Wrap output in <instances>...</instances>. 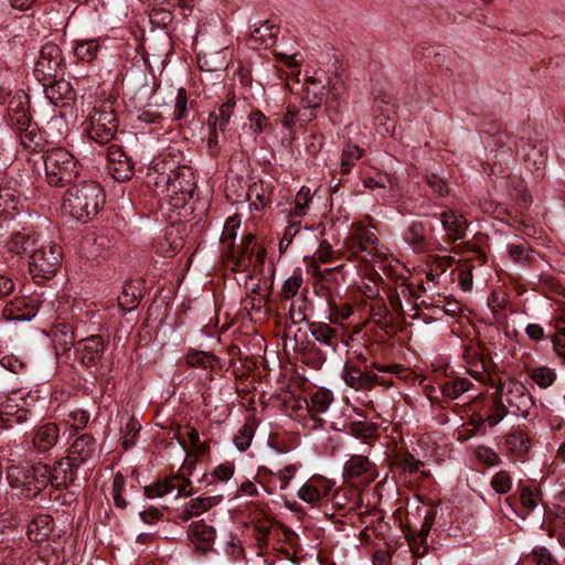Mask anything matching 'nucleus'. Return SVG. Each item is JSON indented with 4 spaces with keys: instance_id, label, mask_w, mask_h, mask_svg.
<instances>
[{
    "instance_id": "nucleus-1",
    "label": "nucleus",
    "mask_w": 565,
    "mask_h": 565,
    "mask_svg": "<svg viewBox=\"0 0 565 565\" xmlns=\"http://www.w3.org/2000/svg\"><path fill=\"white\" fill-rule=\"evenodd\" d=\"M169 150L162 158L153 163L154 185L170 201L174 207H180L193 198L196 190V178L193 169L186 164H177L169 157H179Z\"/></svg>"
},
{
    "instance_id": "nucleus-2",
    "label": "nucleus",
    "mask_w": 565,
    "mask_h": 565,
    "mask_svg": "<svg viewBox=\"0 0 565 565\" xmlns=\"http://www.w3.org/2000/svg\"><path fill=\"white\" fill-rule=\"evenodd\" d=\"M104 202L105 194L98 183L82 181L67 188L62 211L79 222H87L97 215Z\"/></svg>"
},
{
    "instance_id": "nucleus-3",
    "label": "nucleus",
    "mask_w": 565,
    "mask_h": 565,
    "mask_svg": "<svg viewBox=\"0 0 565 565\" xmlns=\"http://www.w3.org/2000/svg\"><path fill=\"white\" fill-rule=\"evenodd\" d=\"M46 182L51 186H66L78 177V163L74 156L64 148H53L42 154Z\"/></svg>"
},
{
    "instance_id": "nucleus-4",
    "label": "nucleus",
    "mask_w": 565,
    "mask_h": 565,
    "mask_svg": "<svg viewBox=\"0 0 565 565\" xmlns=\"http://www.w3.org/2000/svg\"><path fill=\"white\" fill-rule=\"evenodd\" d=\"M49 476L50 466L41 462L30 467L12 465L7 469L10 487L21 489V494L25 498H34L50 486Z\"/></svg>"
},
{
    "instance_id": "nucleus-5",
    "label": "nucleus",
    "mask_w": 565,
    "mask_h": 565,
    "mask_svg": "<svg viewBox=\"0 0 565 565\" xmlns=\"http://www.w3.org/2000/svg\"><path fill=\"white\" fill-rule=\"evenodd\" d=\"M115 103L111 98L99 100L88 115V137L99 145L108 143L116 136L118 118Z\"/></svg>"
},
{
    "instance_id": "nucleus-6",
    "label": "nucleus",
    "mask_w": 565,
    "mask_h": 565,
    "mask_svg": "<svg viewBox=\"0 0 565 565\" xmlns=\"http://www.w3.org/2000/svg\"><path fill=\"white\" fill-rule=\"evenodd\" d=\"M236 106L234 97L228 98L218 108L211 111L207 117L209 136L206 140L207 152L211 157H216L222 149L223 140L230 132V122Z\"/></svg>"
},
{
    "instance_id": "nucleus-7",
    "label": "nucleus",
    "mask_w": 565,
    "mask_h": 565,
    "mask_svg": "<svg viewBox=\"0 0 565 565\" xmlns=\"http://www.w3.org/2000/svg\"><path fill=\"white\" fill-rule=\"evenodd\" d=\"M509 414L527 418L534 407L532 395L523 383L509 379L495 388Z\"/></svg>"
},
{
    "instance_id": "nucleus-8",
    "label": "nucleus",
    "mask_w": 565,
    "mask_h": 565,
    "mask_svg": "<svg viewBox=\"0 0 565 565\" xmlns=\"http://www.w3.org/2000/svg\"><path fill=\"white\" fill-rule=\"evenodd\" d=\"M227 262L234 270L246 271L250 266H260L264 264L266 250L256 242V236L252 233L246 234L237 250L233 244L228 246Z\"/></svg>"
},
{
    "instance_id": "nucleus-9",
    "label": "nucleus",
    "mask_w": 565,
    "mask_h": 565,
    "mask_svg": "<svg viewBox=\"0 0 565 565\" xmlns=\"http://www.w3.org/2000/svg\"><path fill=\"white\" fill-rule=\"evenodd\" d=\"M29 258L30 273L34 277L47 278L58 269L62 249L58 245L50 242L40 247L34 246Z\"/></svg>"
},
{
    "instance_id": "nucleus-10",
    "label": "nucleus",
    "mask_w": 565,
    "mask_h": 565,
    "mask_svg": "<svg viewBox=\"0 0 565 565\" xmlns=\"http://www.w3.org/2000/svg\"><path fill=\"white\" fill-rule=\"evenodd\" d=\"M342 379L344 383L355 391H371L375 385L390 387L391 381L379 376L371 370H362L361 367L347 362L342 370Z\"/></svg>"
},
{
    "instance_id": "nucleus-11",
    "label": "nucleus",
    "mask_w": 565,
    "mask_h": 565,
    "mask_svg": "<svg viewBox=\"0 0 565 565\" xmlns=\"http://www.w3.org/2000/svg\"><path fill=\"white\" fill-rule=\"evenodd\" d=\"M63 56L58 45L52 42L45 43L40 51L34 72L43 79H51L63 74Z\"/></svg>"
},
{
    "instance_id": "nucleus-12",
    "label": "nucleus",
    "mask_w": 565,
    "mask_h": 565,
    "mask_svg": "<svg viewBox=\"0 0 565 565\" xmlns=\"http://www.w3.org/2000/svg\"><path fill=\"white\" fill-rule=\"evenodd\" d=\"M191 481L185 478L184 472L180 471L174 476L157 481L152 486L145 487L143 493L147 498L153 499L161 498L177 490L175 498L181 495L190 497L192 494L191 491L188 490Z\"/></svg>"
},
{
    "instance_id": "nucleus-13",
    "label": "nucleus",
    "mask_w": 565,
    "mask_h": 565,
    "mask_svg": "<svg viewBox=\"0 0 565 565\" xmlns=\"http://www.w3.org/2000/svg\"><path fill=\"white\" fill-rule=\"evenodd\" d=\"M106 348L107 343L102 335H90L76 342V358L83 366L90 369L102 360Z\"/></svg>"
},
{
    "instance_id": "nucleus-14",
    "label": "nucleus",
    "mask_w": 565,
    "mask_h": 565,
    "mask_svg": "<svg viewBox=\"0 0 565 565\" xmlns=\"http://www.w3.org/2000/svg\"><path fill=\"white\" fill-rule=\"evenodd\" d=\"M107 170L119 182L128 181L134 175V163L118 145L113 143L107 148Z\"/></svg>"
},
{
    "instance_id": "nucleus-15",
    "label": "nucleus",
    "mask_w": 565,
    "mask_h": 565,
    "mask_svg": "<svg viewBox=\"0 0 565 565\" xmlns=\"http://www.w3.org/2000/svg\"><path fill=\"white\" fill-rule=\"evenodd\" d=\"M435 518L436 511L434 509L426 510L420 527L417 530L413 526H409L407 533L405 534L411 551L416 557L424 556L428 550L426 541L435 522Z\"/></svg>"
},
{
    "instance_id": "nucleus-16",
    "label": "nucleus",
    "mask_w": 565,
    "mask_h": 565,
    "mask_svg": "<svg viewBox=\"0 0 565 565\" xmlns=\"http://www.w3.org/2000/svg\"><path fill=\"white\" fill-rule=\"evenodd\" d=\"M324 85L323 83L317 78V77H310L307 79L302 96H301V106L305 109H308L309 113L302 114V120L303 121H311L316 118L317 114L316 110L320 108L324 100Z\"/></svg>"
},
{
    "instance_id": "nucleus-17",
    "label": "nucleus",
    "mask_w": 565,
    "mask_h": 565,
    "mask_svg": "<svg viewBox=\"0 0 565 565\" xmlns=\"http://www.w3.org/2000/svg\"><path fill=\"white\" fill-rule=\"evenodd\" d=\"M507 415H509V412L507 411L497 392H494L491 396V405L489 406L487 414L482 415L478 413L472 415L471 424L475 426L476 430H482V433H486V424L490 427H493L498 425Z\"/></svg>"
},
{
    "instance_id": "nucleus-18",
    "label": "nucleus",
    "mask_w": 565,
    "mask_h": 565,
    "mask_svg": "<svg viewBox=\"0 0 565 565\" xmlns=\"http://www.w3.org/2000/svg\"><path fill=\"white\" fill-rule=\"evenodd\" d=\"M531 447V438L524 428H512L504 437V448L509 456L522 461H524Z\"/></svg>"
},
{
    "instance_id": "nucleus-19",
    "label": "nucleus",
    "mask_w": 565,
    "mask_h": 565,
    "mask_svg": "<svg viewBox=\"0 0 565 565\" xmlns=\"http://www.w3.org/2000/svg\"><path fill=\"white\" fill-rule=\"evenodd\" d=\"M77 467L65 457L50 467V486L55 489L67 488L76 478Z\"/></svg>"
},
{
    "instance_id": "nucleus-20",
    "label": "nucleus",
    "mask_w": 565,
    "mask_h": 565,
    "mask_svg": "<svg viewBox=\"0 0 565 565\" xmlns=\"http://www.w3.org/2000/svg\"><path fill=\"white\" fill-rule=\"evenodd\" d=\"M375 475V466L367 456L352 455L344 463V477L347 479L365 478L372 481Z\"/></svg>"
},
{
    "instance_id": "nucleus-21",
    "label": "nucleus",
    "mask_w": 565,
    "mask_h": 565,
    "mask_svg": "<svg viewBox=\"0 0 565 565\" xmlns=\"http://www.w3.org/2000/svg\"><path fill=\"white\" fill-rule=\"evenodd\" d=\"M520 151L523 154V160L526 168L535 172H541L546 167V145L543 141L533 143L525 141L521 145Z\"/></svg>"
},
{
    "instance_id": "nucleus-22",
    "label": "nucleus",
    "mask_w": 565,
    "mask_h": 565,
    "mask_svg": "<svg viewBox=\"0 0 565 565\" xmlns=\"http://www.w3.org/2000/svg\"><path fill=\"white\" fill-rule=\"evenodd\" d=\"M95 439L89 435H82L77 437L71 445L68 455L66 457L78 468L81 465L86 463L89 459H92L95 455Z\"/></svg>"
},
{
    "instance_id": "nucleus-23",
    "label": "nucleus",
    "mask_w": 565,
    "mask_h": 565,
    "mask_svg": "<svg viewBox=\"0 0 565 565\" xmlns=\"http://www.w3.org/2000/svg\"><path fill=\"white\" fill-rule=\"evenodd\" d=\"M18 399L24 402L22 396L18 397L17 394H13L0 404V420L4 423L6 427L26 420L29 411L24 406H20L17 403Z\"/></svg>"
},
{
    "instance_id": "nucleus-24",
    "label": "nucleus",
    "mask_w": 565,
    "mask_h": 565,
    "mask_svg": "<svg viewBox=\"0 0 565 565\" xmlns=\"http://www.w3.org/2000/svg\"><path fill=\"white\" fill-rule=\"evenodd\" d=\"M189 539L195 547L203 553L212 550L215 540V530L203 521H195L190 524Z\"/></svg>"
},
{
    "instance_id": "nucleus-25",
    "label": "nucleus",
    "mask_w": 565,
    "mask_h": 565,
    "mask_svg": "<svg viewBox=\"0 0 565 565\" xmlns=\"http://www.w3.org/2000/svg\"><path fill=\"white\" fill-rule=\"evenodd\" d=\"M334 281V269L327 268L323 273L316 271V280L312 285L313 292L327 302L331 312H333L335 308V299L332 291V284Z\"/></svg>"
},
{
    "instance_id": "nucleus-26",
    "label": "nucleus",
    "mask_w": 565,
    "mask_h": 565,
    "mask_svg": "<svg viewBox=\"0 0 565 565\" xmlns=\"http://www.w3.org/2000/svg\"><path fill=\"white\" fill-rule=\"evenodd\" d=\"M309 331L317 342L324 345L329 353L337 351L340 341L337 328H332L326 322H311Z\"/></svg>"
},
{
    "instance_id": "nucleus-27",
    "label": "nucleus",
    "mask_w": 565,
    "mask_h": 565,
    "mask_svg": "<svg viewBox=\"0 0 565 565\" xmlns=\"http://www.w3.org/2000/svg\"><path fill=\"white\" fill-rule=\"evenodd\" d=\"M58 436L60 429L54 423H46L38 427L32 438L34 450L40 454L51 450L56 445Z\"/></svg>"
},
{
    "instance_id": "nucleus-28",
    "label": "nucleus",
    "mask_w": 565,
    "mask_h": 565,
    "mask_svg": "<svg viewBox=\"0 0 565 565\" xmlns=\"http://www.w3.org/2000/svg\"><path fill=\"white\" fill-rule=\"evenodd\" d=\"M404 239L416 253H426L430 249V241L427 236L426 226L422 221H413L407 226Z\"/></svg>"
},
{
    "instance_id": "nucleus-29",
    "label": "nucleus",
    "mask_w": 565,
    "mask_h": 565,
    "mask_svg": "<svg viewBox=\"0 0 565 565\" xmlns=\"http://www.w3.org/2000/svg\"><path fill=\"white\" fill-rule=\"evenodd\" d=\"M183 247V238L178 228L173 225L167 227L161 237H158L153 248L154 252L163 257L173 255L177 250Z\"/></svg>"
},
{
    "instance_id": "nucleus-30",
    "label": "nucleus",
    "mask_w": 565,
    "mask_h": 565,
    "mask_svg": "<svg viewBox=\"0 0 565 565\" xmlns=\"http://www.w3.org/2000/svg\"><path fill=\"white\" fill-rule=\"evenodd\" d=\"M36 244L38 241L34 235L17 232L6 242L4 248L11 255V260L13 262L15 257H22L25 254L30 255Z\"/></svg>"
},
{
    "instance_id": "nucleus-31",
    "label": "nucleus",
    "mask_w": 565,
    "mask_h": 565,
    "mask_svg": "<svg viewBox=\"0 0 565 565\" xmlns=\"http://www.w3.org/2000/svg\"><path fill=\"white\" fill-rule=\"evenodd\" d=\"M259 289V286L256 285L250 289V294L242 300V308L255 320L265 319L268 315L266 308L268 296L260 294Z\"/></svg>"
},
{
    "instance_id": "nucleus-32",
    "label": "nucleus",
    "mask_w": 565,
    "mask_h": 565,
    "mask_svg": "<svg viewBox=\"0 0 565 565\" xmlns=\"http://www.w3.org/2000/svg\"><path fill=\"white\" fill-rule=\"evenodd\" d=\"M440 221L448 237L452 242L465 237L467 222L462 215H457L455 211L449 210L440 214Z\"/></svg>"
},
{
    "instance_id": "nucleus-33",
    "label": "nucleus",
    "mask_w": 565,
    "mask_h": 565,
    "mask_svg": "<svg viewBox=\"0 0 565 565\" xmlns=\"http://www.w3.org/2000/svg\"><path fill=\"white\" fill-rule=\"evenodd\" d=\"M463 358L469 365L468 373L476 379H481L487 371L483 350L479 344L465 348Z\"/></svg>"
},
{
    "instance_id": "nucleus-34",
    "label": "nucleus",
    "mask_w": 565,
    "mask_h": 565,
    "mask_svg": "<svg viewBox=\"0 0 565 565\" xmlns=\"http://www.w3.org/2000/svg\"><path fill=\"white\" fill-rule=\"evenodd\" d=\"M334 505L348 512L355 511L362 507V495L358 488H342L332 497Z\"/></svg>"
},
{
    "instance_id": "nucleus-35",
    "label": "nucleus",
    "mask_w": 565,
    "mask_h": 565,
    "mask_svg": "<svg viewBox=\"0 0 565 565\" xmlns=\"http://www.w3.org/2000/svg\"><path fill=\"white\" fill-rule=\"evenodd\" d=\"M53 531V519L47 514L35 516L26 529L28 537L33 542L45 541Z\"/></svg>"
},
{
    "instance_id": "nucleus-36",
    "label": "nucleus",
    "mask_w": 565,
    "mask_h": 565,
    "mask_svg": "<svg viewBox=\"0 0 565 565\" xmlns=\"http://www.w3.org/2000/svg\"><path fill=\"white\" fill-rule=\"evenodd\" d=\"M270 189L263 181L250 184L245 192V200L249 202L255 210H262L270 203Z\"/></svg>"
},
{
    "instance_id": "nucleus-37",
    "label": "nucleus",
    "mask_w": 565,
    "mask_h": 565,
    "mask_svg": "<svg viewBox=\"0 0 565 565\" xmlns=\"http://www.w3.org/2000/svg\"><path fill=\"white\" fill-rule=\"evenodd\" d=\"M178 435H179V438H178L179 443L184 449L186 447V441H185V436H186L189 439L190 446L193 448V450L195 451V454L198 456H204L205 454L209 452V450H210L209 443L207 441L201 443L199 431L190 424H186L184 427H179Z\"/></svg>"
},
{
    "instance_id": "nucleus-38",
    "label": "nucleus",
    "mask_w": 565,
    "mask_h": 565,
    "mask_svg": "<svg viewBox=\"0 0 565 565\" xmlns=\"http://www.w3.org/2000/svg\"><path fill=\"white\" fill-rule=\"evenodd\" d=\"M52 341L56 354H60L61 352L65 353L76 345L74 332L70 326L64 323L55 326L54 330L52 331Z\"/></svg>"
},
{
    "instance_id": "nucleus-39",
    "label": "nucleus",
    "mask_w": 565,
    "mask_h": 565,
    "mask_svg": "<svg viewBox=\"0 0 565 565\" xmlns=\"http://www.w3.org/2000/svg\"><path fill=\"white\" fill-rule=\"evenodd\" d=\"M142 298L139 282H128L124 286L121 294L118 296V305L125 311L135 309Z\"/></svg>"
},
{
    "instance_id": "nucleus-40",
    "label": "nucleus",
    "mask_w": 565,
    "mask_h": 565,
    "mask_svg": "<svg viewBox=\"0 0 565 565\" xmlns=\"http://www.w3.org/2000/svg\"><path fill=\"white\" fill-rule=\"evenodd\" d=\"M278 33L279 28L277 25L264 21L252 31V41L268 47L275 43Z\"/></svg>"
},
{
    "instance_id": "nucleus-41",
    "label": "nucleus",
    "mask_w": 565,
    "mask_h": 565,
    "mask_svg": "<svg viewBox=\"0 0 565 565\" xmlns=\"http://www.w3.org/2000/svg\"><path fill=\"white\" fill-rule=\"evenodd\" d=\"M214 505V498H195L190 500L180 513V519L182 521H188L193 516H198L207 510H210Z\"/></svg>"
},
{
    "instance_id": "nucleus-42",
    "label": "nucleus",
    "mask_w": 565,
    "mask_h": 565,
    "mask_svg": "<svg viewBox=\"0 0 565 565\" xmlns=\"http://www.w3.org/2000/svg\"><path fill=\"white\" fill-rule=\"evenodd\" d=\"M299 468V463H290L276 472L268 468H262L260 471L270 476V482H278L279 490H286L288 488L289 481L296 476Z\"/></svg>"
},
{
    "instance_id": "nucleus-43",
    "label": "nucleus",
    "mask_w": 565,
    "mask_h": 565,
    "mask_svg": "<svg viewBox=\"0 0 565 565\" xmlns=\"http://www.w3.org/2000/svg\"><path fill=\"white\" fill-rule=\"evenodd\" d=\"M18 136L24 149L39 152L44 147V138L36 124L32 125L28 130L18 134Z\"/></svg>"
},
{
    "instance_id": "nucleus-44",
    "label": "nucleus",
    "mask_w": 565,
    "mask_h": 565,
    "mask_svg": "<svg viewBox=\"0 0 565 565\" xmlns=\"http://www.w3.org/2000/svg\"><path fill=\"white\" fill-rule=\"evenodd\" d=\"M349 434L366 443L377 434V426L372 422L355 420L348 426Z\"/></svg>"
},
{
    "instance_id": "nucleus-45",
    "label": "nucleus",
    "mask_w": 565,
    "mask_h": 565,
    "mask_svg": "<svg viewBox=\"0 0 565 565\" xmlns=\"http://www.w3.org/2000/svg\"><path fill=\"white\" fill-rule=\"evenodd\" d=\"M472 387V383L465 377H456L441 385V393L444 397L450 399L459 398L463 393Z\"/></svg>"
},
{
    "instance_id": "nucleus-46",
    "label": "nucleus",
    "mask_w": 565,
    "mask_h": 565,
    "mask_svg": "<svg viewBox=\"0 0 565 565\" xmlns=\"http://www.w3.org/2000/svg\"><path fill=\"white\" fill-rule=\"evenodd\" d=\"M49 98L55 104H64L73 96L71 84L65 81H55L46 90Z\"/></svg>"
},
{
    "instance_id": "nucleus-47",
    "label": "nucleus",
    "mask_w": 565,
    "mask_h": 565,
    "mask_svg": "<svg viewBox=\"0 0 565 565\" xmlns=\"http://www.w3.org/2000/svg\"><path fill=\"white\" fill-rule=\"evenodd\" d=\"M185 362L191 367L209 370L214 367L216 356L210 352L191 351L185 355Z\"/></svg>"
},
{
    "instance_id": "nucleus-48",
    "label": "nucleus",
    "mask_w": 565,
    "mask_h": 565,
    "mask_svg": "<svg viewBox=\"0 0 565 565\" xmlns=\"http://www.w3.org/2000/svg\"><path fill=\"white\" fill-rule=\"evenodd\" d=\"M508 252L510 257L515 263L531 264L534 260L535 252L530 247V245L526 242L510 244L508 246Z\"/></svg>"
},
{
    "instance_id": "nucleus-49",
    "label": "nucleus",
    "mask_w": 565,
    "mask_h": 565,
    "mask_svg": "<svg viewBox=\"0 0 565 565\" xmlns=\"http://www.w3.org/2000/svg\"><path fill=\"white\" fill-rule=\"evenodd\" d=\"M363 156V150L356 145H347L342 150L341 156V172L349 173L352 167L359 161Z\"/></svg>"
},
{
    "instance_id": "nucleus-50",
    "label": "nucleus",
    "mask_w": 565,
    "mask_h": 565,
    "mask_svg": "<svg viewBox=\"0 0 565 565\" xmlns=\"http://www.w3.org/2000/svg\"><path fill=\"white\" fill-rule=\"evenodd\" d=\"M353 239L359 249L370 254L375 249V246L379 242L377 236L366 227L359 228Z\"/></svg>"
},
{
    "instance_id": "nucleus-51",
    "label": "nucleus",
    "mask_w": 565,
    "mask_h": 565,
    "mask_svg": "<svg viewBox=\"0 0 565 565\" xmlns=\"http://www.w3.org/2000/svg\"><path fill=\"white\" fill-rule=\"evenodd\" d=\"M388 315L390 310L383 298H376L372 300L370 305V317L376 326L384 328V322L386 321Z\"/></svg>"
},
{
    "instance_id": "nucleus-52",
    "label": "nucleus",
    "mask_w": 565,
    "mask_h": 565,
    "mask_svg": "<svg viewBox=\"0 0 565 565\" xmlns=\"http://www.w3.org/2000/svg\"><path fill=\"white\" fill-rule=\"evenodd\" d=\"M98 49V41L90 39L78 42L75 46L74 53L78 58L90 62L96 57Z\"/></svg>"
},
{
    "instance_id": "nucleus-53",
    "label": "nucleus",
    "mask_w": 565,
    "mask_h": 565,
    "mask_svg": "<svg viewBox=\"0 0 565 565\" xmlns=\"http://www.w3.org/2000/svg\"><path fill=\"white\" fill-rule=\"evenodd\" d=\"M311 201L310 190L302 186L296 194L294 207L290 211V215L300 217L308 213L309 203Z\"/></svg>"
},
{
    "instance_id": "nucleus-54",
    "label": "nucleus",
    "mask_w": 565,
    "mask_h": 565,
    "mask_svg": "<svg viewBox=\"0 0 565 565\" xmlns=\"http://www.w3.org/2000/svg\"><path fill=\"white\" fill-rule=\"evenodd\" d=\"M255 434V428L252 424H244L234 437V445L239 451H245L249 448L252 439Z\"/></svg>"
},
{
    "instance_id": "nucleus-55",
    "label": "nucleus",
    "mask_w": 565,
    "mask_h": 565,
    "mask_svg": "<svg viewBox=\"0 0 565 565\" xmlns=\"http://www.w3.org/2000/svg\"><path fill=\"white\" fill-rule=\"evenodd\" d=\"M531 379L542 388L551 386L555 380V372L547 366H540L532 371Z\"/></svg>"
},
{
    "instance_id": "nucleus-56",
    "label": "nucleus",
    "mask_w": 565,
    "mask_h": 565,
    "mask_svg": "<svg viewBox=\"0 0 565 565\" xmlns=\"http://www.w3.org/2000/svg\"><path fill=\"white\" fill-rule=\"evenodd\" d=\"M303 279L301 273H294L288 279L284 281L281 288L282 299L289 300L294 298L302 286Z\"/></svg>"
},
{
    "instance_id": "nucleus-57",
    "label": "nucleus",
    "mask_w": 565,
    "mask_h": 565,
    "mask_svg": "<svg viewBox=\"0 0 565 565\" xmlns=\"http://www.w3.org/2000/svg\"><path fill=\"white\" fill-rule=\"evenodd\" d=\"M552 531L556 533L558 542L565 545V507H556Z\"/></svg>"
},
{
    "instance_id": "nucleus-58",
    "label": "nucleus",
    "mask_w": 565,
    "mask_h": 565,
    "mask_svg": "<svg viewBox=\"0 0 565 565\" xmlns=\"http://www.w3.org/2000/svg\"><path fill=\"white\" fill-rule=\"evenodd\" d=\"M491 487L497 493L505 494L511 490L512 479L507 471L501 470L493 476Z\"/></svg>"
},
{
    "instance_id": "nucleus-59",
    "label": "nucleus",
    "mask_w": 565,
    "mask_h": 565,
    "mask_svg": "<svg viewBox=\"0 0 565 565\" xmlns=\"http://www.w3.org/2000/svg\"><path fill=\"white\" fill-rule=\"evenodd\" d=\"M19 198L15 192L7 186L0 188V212H8L9 210H17Z\"/></svg>"
},
{
    "instance_id": "nucleus-60",
    "label": "nucleus",
    "mask_w": 565,
    "mask_h": 565,
    "mask_svg": "<svg viewBox=\"0 0 565 565\" xmlns=\"http://www.w3.org/2000/svg\"><path fill=\"white\" fill-rule=\"evenodd\" d=\"M245 186L242 184V179L232 178L226 181L225 193L227 199L237 202L241 198L245 199Z\"/></svg>"
},
{
    "instance_id": "nucleus-61",
    "label": "nucleus",
    "mask_w": 565,
    "mask_h": 565,
    "mask_svg": "<svg viewBox=\"0 0 565 565\" xmlns=\"http://www.w3.org/2000/svg\"><path fill=\"white\" fill-rule=\"evenodd\" d=\"M397 466L409 473H415L424 465L423 461L416 459L412 454L404 452L396 458Z\"/></svg>"
},
{
    "instance_id": "nucleus-62",
    "label": "nucleus",
    "mask_w": 565,
    "mask_h": 565,
    "mask_svg": "<svg viewBox=\"0 0 565 565\" xmlns=\"http://www.w3.org/2000/svg\"><path fill=\"white\" fill-rule=\"evenodd\" d=\"M331 394L328 390H319L311 396V406L316 413H323L331 403Z\"/></svg>"
},
{
    "instance_id": "nucleus-63",
    "label": "nucleus",
    "mask_w": 565,
    "mask_h": 565,
    "mask_svg": "<svg viewBox=\"0 0 565 565\" xmlns=\"http://www.w3.org/2000/svg\"><path fill=\"white\" fill-rule=\"evenodd\" d=\"M344 93V86L340 83H335L329 89V97L326 100V109L327 111H338L340 107V100L342 99V95Z\"/></svg>"
},
{
    "instance_id": "nucleus-64",
    "label": "nucleus",
    "mask_w": 565,
    "mask_h": 565,
    "mask_svg": "<svg viewBox=\"0 0 565 565\" xmlns=\"http://www.w3.org/2000/svg\"><path fill=\"white\" fill-rule=\"evenodd\" d=\"M298 497L303 502L310 503V504H317L322 499L321 492L318 490V488L311 483H305L299 490H298Z\"/></svg>"
}]
</instances>
